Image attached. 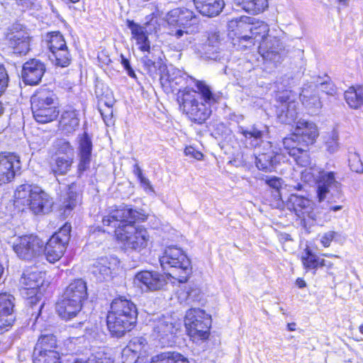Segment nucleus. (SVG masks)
Returning <instances> with one entry per match:
<instances>
[{"instance_id": "nucleus-13", "label": "nucleus", "mask_w": 363, "mask_h": 363, "mask_svg": "<svg viewBox=\"0 0 363 363\" xmlns=\"http://www.w3.org/2000/svg\"><path fill=\"white\" fill-rule=\"evenodd\" d=\"M12 247L19 258L30 260L42 254L44 241L36 235H25L17 237Z\"/></svg>"}, {"instance_id": "nucleus-15", "label": "nucleus", "mask_w": 363, "mask_h": 363, "mask_svg": "<svg viewBox=\"0 0 363 363\" xmlns=\"http://www.w3.org/2000/svg\"><path fill=\"white\" fill-rule=\"evenodd\" d=\"M253 18L242 16L228 23L229 35L233 40L237 39L242 48H251L254 45L252 40V23Z\"/></svg>"}, {"instance_id": "nucleus-8", "label": "nucleus", "mask_w": 363, "mask_h": 363, "mask_svg": "<svg viewBox=\"0 0 363 363\" xmlns=\"http://www.w3.org/2000/svg\"><path fill=\"white\" fill-rule=\"evenodd\" d=\"M31 109L35 120L47 123L55 120L59 115L57 99L52 91L40 89L30 99Z\"/></svg>"}, {"instance_id": "nucleus-4", "label": "nucleus", "mask_w": 363, "mask_h": 363, "mask_svg": "<svg viewBox=\"0 0 363 363\" xmlns=\"http://www.w3.org/2000/svg\"><path fill=\"white\" fill-rule=\"evenodd\" d=\"M269 31V26L264 21H255L252 23V40L262 41L259 45V52L263 59L272 62L275 65L283 60L284 54V45L281 40L276 38H267Z\"/></svg>"}, {"instance_id": "nucleus-53", "label": "nucleus", "mask_w": 363, "mask_h": 363, "mask_svg": "<svg viewBox=\"0 0 363 363\" xmlns=\"http://www.w3.org/2000/svg\"><path fill=\"white\" fill-rule=\"evenodd\" d=\"M206 42L210 47H217L220 42V33L218 31L210 32Z\"/></svg>"}, {"instance_id": "nucleus-7", "label": "nucleus", "mask_w": 363, "mask_h": 363, "mask_svg": "<svg viewBox=\"0 0 363 363\" xmlns=\"http://www.w3.org/2000/svg\"><path fill=\"white\" fill-rule=\"evenodd\" d=\"M164 270H170L169 274L180 283L186 282L191 272V263L186 254L180 248L170 246L165 249L160 258Z\"/></svg>"}, {"instance_id": "nucleus-24", "label": "nucleus", "mask_w": 363, "mask_h": 363, "mask_svg": "<svg viewBox=\"0 0 363 363\" xmlns=\"http://www.w3.org/2000/svg\"><path fill=\"white\" fill-rule=\"evenodd\" d=\"M134 283L142 289L145 288L147 290L157 291L166 284V280L163 275L157 272L143 271L135 275Z\"/></svg>"}, {"instance_id": "nucleus-25", "label": "nucleus", "mask_w": 363, "mask_h": 363, "mask_svg": "<svg viewBox=\"0 0 363 363\" xmlns=\"http://www.w3.org/2000/svg\"><path fill=\"white\" fill-rule=\"evenodd\" d=\"M294 133L305 147L313 144L319 135L317 125L312 121L303 119L296 123Z\"/></svg>"}, {"instance_id": "nucleus-39", "label": "nucleus", "mask_w": 363, "mask_h": 363, "mask_svg": "<svg viewBox=\"0 0 363 363\" xmlns=\"http://www.w3.org/2000/svg\"><path fill=\"white\" fill-rule=\"evenodd\" d=\"M150 363H189V362L179 353L164 352L153 357Z\"/></svg>"}, {"instance_id": "nucleus-41", "label": "nucleus", "mask_w": 363, "mask_h": 363, "mask_svg": "<svg viewBox=\"0 0 363 363\" xmlns=\"http://www.w3.org/2000/svg\"><path fill=\"white\" fill-rule=\"evenodd\" d=\"M55 157H62L74 158V151L70 143L65 139H59L55 141L54 145Z\"/></svg>"}, {"instance_id": "nucleus-48", "label": "nucleus", "mask_w": 363, "mask_h": 363, "mask_svg": "<svg viewBox=\"0 0 363 363\" xmlns=\"http://www.w3.org/2000/svg\"><path fill=\"white\" fill-rule=\"evenodd\" d=\"M339 136L336 131L333 130L328 133L325 141L326 150L329 154H334L339 150Z\"/></svg>"}, {"instance_id": "nucleus-30", "label": "nucleus", "mask_w": 363, "mask_h": 363, "mask_svg": "<svg viewBox=\"0 0 363 363\" xmlns=\"http://www.w3.org/2000/svg\"><path fill=\"white\" fill-rule=\"evenodd\" d=\"M194 4L201 15L209 18L218 16L225 6L223 0H194Z\"/></svg>"}, {"instance_id": "nucleus-31", "label": "nucleus", "mask_w": 363, "mask_h": 363, "mask_svg": "<svg viewBox=\"0 0 363 363\" xmlns=\"http://www.w3.org/2000/svg\"><path fill=\"white\" fill-rule=\"evenodd\" d=\"M91 150V140L85 133L82 135L79 140V162L78 164V172L79 175L89 168Z\"/></svg>"}, {"instance_id": "nucleus-50", "label": "nucleus", "mask_w": 363, "mask_h": 363, "mask_svg": "<svg viewBox=\"0 0 363 363\" xmlns=\"http://www.w3.org/2000/svg\"><path fill=\"white\" fill-rule=\"evenodd\" d=\"M348 162L352 171L357 173L363 172V163L357 153L350 152L348 157Z\"/></svg>"}, {"instance_id": "nucleus-49", "label": "nucleus", "mask_w": 363, "mask_h": 363, "mask_svg": "<svg viewBox=\"0 0 363 363\" xmlns=\"http://www.w3.org/2000/svg\"><path fill=\"white\" fill-rule=\"evenodd\" d=\"M79 194L76 191H72V186H69V192L67 193V197L63 203L65 212H66L67 210H72L79 203Z\"/></svg>"}, {"instance_id": "nucleus-51", "label": "nucleus", "mask_w": 363, "mask_h": 363, "mask_svg": "<svg viewBox=\"0 0 363 363\" xmlns=\"http://www.w3.org/2000/svg\"><path fill=\"white\" fill-rule=\"evenodd\" d=\"M303 150L300 151L296 156H292L298 164L302 167H307L310 164V157L308 154V147L303 146Z\"/></svg>"}, {"instance_id": "nucleus-38", "label": "nucleus", "mask_w": 363, "mask_h": 363, "mask_svg": "<svg viewBox=\"0 0 363 363\" xmlns=\"http://www.w3.org/2000/svg\"><path fill=\"white\" fill-rule=\"evenodd\" d=\"M73 162L74 158L55 157L51 165L52 172L55 175H65L71 169Z\"/></svg>"}, {"instance_id": "nucleus-35", "label": "nucleus", "mask_w": 363, "mask_h": 363, "mask_svg": "<svg viewBox=\"0 0 363 363\" xmlns=\"http://www.w3.org/2000/svg\"><path fill=\"white\" fill-rule=\"evenodd\" d=\"M235 4L248 13L257 14L268 7V0H236Z\"/></svg>"}, {"instance_id": "nucleus-10", "label": "nucleus", "mask_w": 363, "mask_h": 363, "mask_svg": "<svg viewBox=\"0 0 363 363\" xmlns=\"http://www.w3.org/2000/svg\"><path fill=\"white\" fill-rule=\"evenodd\" d=\"M210 316L200 308H191L185 315V327L194 341L206 340L209 335Z\"/></svg>"}, {"instance_id": "nucleus-29", "label": "nucleus", "mask_w": 363, "mask_h": 363, "mask_svg": "<svg viewBox=\"0 0 363 363\" xmlns=\"http://www.w3.org/2000/svg\"><path fill=\"white\" fill-rule=\"evenodd\" d=\"M79 111L72 106L67 107L62 113L60 120V128L65 133L74 132L79 125Z\"/></svg>"}, {"instance_id": "nucleus-16", "label": "nucleus", "mask_w": 363, "mask_h": 363, "mask_svg": "<svg viewBox=\"0 0 363 363\" xmlns=\"http://www.w3.org/2000/svg\"><path fill=\"white\" fill-rule=\"evenodd\" d=\"M150 322L153 337L158 340L162 347L171 346L174 342V335L177 331L172 318L162 316Z\"/></svg>"}, {"instance_id": "nucleus-45", "label": "nucleus", "mask_w": 363, "mask_h": 363, "mask_svg": "<svg viewBox=\"0 0 363 363\" xmlns=\"http://www.w3.org/2000/svg\"><path fill=\"white\" fill-rule=\"evenodd\" d=\"M308 84H315L318 85L316 89L317 94L319 91H321L328 95H334L336 92V89L333 84L326 81H323L322 79L319 77H315L313 81L308 82Z\"/></svg>"}, {"instance_id": "nucleus-34", "label": "nucleus", "mask_w": 363, "mask_h": 363, "mask_svg": "<svg viewBox=\"0 0 363 363\" xmlns=\"http://www.w3.org/2000/svg\"><path fill=\"white\" fill-rule=\"evenodd\" d=\"M137 308L135 305L130 300L125 298H116L111 304V311L108 313H114L117 315L120 314L126 315L128 313L130 317L133 313H136Z\"/></svg>"}, {"instance_id": "nucleus-21", "label": "nucleus", "mask_w": 363, "mask_h": 363, "mask_svg": "<svg viewBox=\"0 0 363 363\" xmlns=\"http://www.w3.org/2000/svg\"><path fill=\"white\" fill-rule=\"evenodd\" d=\"M117 315L111 313L107 315L108 328L113 335L118 337L123 335L126 331L130 330L135 325L138 312L134 313L133 317H130L128 313L126 315Z\"/></svg>"}, {"instance_id": "nucleus-22", "label": "nucleus", "mask_w": 363, "mask_h": 363, "mask_svg": "<svg viewBox=\"0 0 363 363\" xmlns=\"http://www.w3.org/2000/svg\"><path fill=\"white\" fill-rule=\"evenodd\" d=\"M155 23H157V19L154 18L143 26L136 23L131 20H127L126 21L127 26L131 31L132 38L135 40L138 49L143 52L150 51V43L147 36V28Z\"/></svg>"}, {"instance_id": "nucleus-59", "label": "nucleus", "mask_w": 363, "mask_h": 363, "mask_svg": "<svg viewBox=\"0 0 363 363\" xmlns=\"http://www.w3.org/2000/svg\"><path fill=\"white\" fill-rule=\"evenodd\" d=\"M100 112H101V114L103 117L104 122L107 125H109L110 123H112L113 111L110 107H108V112L106 114H105V113L102 110H100Z\"/></svg>"}, {"instance_id": "nucleus-23", "label": "nucleus", "mask_w": 363, "mask_h": 363, "mask_svg": "<svg viewBox=\"0 0 363 363\" xmlns=\"http://www.w3.org/2000/svg\"><path fill=\"white\" fill-rule=\"evenodd\" d=\"M317 84H305L300 93V99L308 113L317 114L322 108V102L316 93Z\"/></svg>"}, {"instance_id": "nucleus-57", "label": "nucleus", "mask_w": 363, "mask_h": 363, "mask_svg": "<svg viewBox=\"0 0 363 363\" xmlns=\"http://www.w3.org/2000/svg\"><path fill=\"white\" fill-rule=\"evenodd\" d=\"M121 64L123 65V66L125 69V70L127 71L128 74L132 78H135L136 76H135V72L130 67L129 60L127 58H125L124 57V55L122 54L121 55Z\"/></svg>"}, {"instance_id": "nucleus-58", "label": "nucleus", "mask_w": 363, "mask_h": 363, "mask_svg": "<svg viewBox=\"0 0 363 363\" xmlns=\"http://www.w3.org/2000/svg\"><path fill=\"white\" fill-rule=\"evenodd\" d=\"M267 184L272 188L279 190L281 186V179L277 177H273L267 180Z\"/></svg>"}, {"instance_id": "nucleus-46", "label": "nucleus", "mask_w": 363, "mask_h": 363, "mask_svg": "<svg viewBox=\"0 0 363 363\" xmlns=\"http://www.w3.org/2000/svg\"><path fill=\"white\" fill-rule=\"evenodd\" d=\"M301 261L306 269H315L319 267V258L308 248L305 250Z\"/></svg>"}, {"instance_id": "nucleus-26", "label": "nucleus", "mask_w": 363, "mask_h": 363, "mask_svg": "<svg viewBox=\"0 0 363 363\" xmlns=\"http://www.w3.org/2000/svg\"><path fill=\"white\" fill-rule=\"evenodd\" d=\"M45 71V65L41 61L31 59L23 65L22 77L28 84H37L41 80Z\"/></svg>"}, {"instance_id": "nucleus-42", "label": "nucleus", "mask_w": 363, "mask_h": 363, "mask_svg": "<svg viewBox=\"0 0 363 363\" xmlns=\"http://www.w3.org/2000/svg\"><path fill=\"white\" fill-rule=\"evenodd\" d=\"M147 341L142 337H135L131 339L128 345L125 347V354L132 351L134 354L140 357L146 352Z\"/></svg>"}, {"instance_id": "nucleus-3", "label": "nucleus", "mask_w": 363, "mask_h": 363, "mask_svg": "<svg viewBox=\"0 0 363 363\" xmlns=\"http://www.w3.org/2000/svg\"><path fill=\"white\" fill-rule=\"evenodd\" d=\"M238 133L245 137L246 143L250 147H262V151L256 153L255 164L259 169L271 172L274 167L283 159L281 148L273 146L269 141H264V131L259 130L254 125L249 129L239 126Z\"/></svg>"}, {"instance_id": "nucleus-56", "label": "nucleus", "mask_w": 363, "mask_h": 363, "mask_svg": "<svg viewBox=\"0 0 363 363\" xmlns=\"http://www.w3.org/2000/svg\"><path fill=\"white\" fill-rule=\"evenodd\" d=\"M184 153L186 156H190V157H191L194 159H196L198 160H201L203 157V154L201 152L195 150L192 147H186L184 150Z\"/></svg>"}, {"instance_id": "nucleus-36", "label": "nucleus", "mask_w": 363, "mask_h": 363, "mask_svg": "<svg viewBox=\"0 0 363 363\" xmlns=\"http://www.w3.org/2000/svg\"><path fill=\"white\" fill-rule=\"evenodd\" d=\"M345 99L352 108H358L363 105V87L351 86L345 92Z\"/></svg>"}, {"instance_id": "nucleus-37", "label": "nucleus", "mask_w": 363, "mask_h": 363, "mask_svg": "<svg viewBox=\"0 0 363 363\" xmlns=\"http://www.w3.org/2000/svg\"><path fill=\"white\" fill-rule=\"evenodd\" d=\"M201 289L195 284H189L184 290L178 291V298L180 302L191 303L201 299Z\"/></svg>"}, {"instance_id": "nucleus-17", "label": "nucleus", "mask_w": 363, "mask_h": 363, "mask_svg": "<svg viewBox=\"0 0 363 363\" xmlns=\"http://www.w3.org/2000/svg\"><path fill=\"white\" fill-rule=\"evenodd\" d=\"M6 39L15 54L26 55L30 50V34L20 23H14L9 28Z\"/></svg>"}, {"instance_id": "nucleus-19", "label": "nucleus", "mask_w": 363, "mask_h": 363, "mask_svg": "<svg viewBox=\"0 0 363 363\" xmlns=\"http://www.w3.org/2000/svg\"><path fill=\"white\" fill-rule=\"evenodd\" d=\"M40 191V187L29 184H23L17 187L14 193V205L18 208L28 207L33 213H37L40 208L35 206V198H38V193Z\"/></svg>"}, {"instance_id": "nucleus-63", "label": "nucleus", "mask_w": 363, "mask_h": 363, "mask_svg": "<svg viewBox=\"0 0 363 363\" xmlns=\"http://www.w3.org/2000/svg\"><path fill=\"white\" fill-rule=\"evenodd\" d=\"M287 328L289 331H294L296 330V323H291L287 325Z\"/></svg>"}, {"instance_id": "nucleus-52", "label": "nucleus", "mask_w": 363, "mask_h": 363, "mask_svg": "<svg viewBox=\"0 0 363 363\" xmlns=\"http://www.w3.org/2000/svg\"><path fill=\"white\" fill-rule=\"evenodd\" d=\"M9 76L3 65H0V96L4 92L8 86Z\"/></svg>"}, {"instance_id": "nucleus-12", "label": "nucleus", "mask_w": 363, "mask_h": 363, "mask_svg": "<svg viewBox=\"0 0 363 363\" xmlns=\"http://www.w3.org/2000/svg\"><path fill=\"white\" fill-rule=\"evenodd\" d=\"M71 225L65 224L44 245L43 252L50 263L58 261L64 255L70 238Z\"/></svg>"}, {"instance_id": "nucleus-27", "label": "nucleus", "mask_w": 363, "mask_h": 363, "mask_svg": "<svg viewBox=\"0 0 363 363\" xmlns=\"http://www.w3.org/2000/svg\"><path fill=\"white\" fill-rule=\"evenodd\" d=\"M14 297L9 294H0V333L7 330L13 322L12 313L14 307Z\"/></svg>"}, {"instance_id": "nucleus-43", "label": "nucleus", "mask_w": 363, "mask_h": 363, "mask_svg": "<svg viewBox=\"0 0 363 363\" xmlns=\"http://www.w3.org/2000/svg\"><path fill=\"white\" fill-rule=\"evenodd\" d=\"M39 197L35 198V201H32V203H35V206H39L40 211L35 214L45 213L50 211L52 206V201L49 196L40 188V191L38 193Z\"/></svg>"}, {"instance_id": "nucleus-2", "label": "nucleus", "mask_w": 363, "mask_h": 363, "mask_svg": "<svg viewBox=\"0 0 363 363\" xmlns=\"http://www.w3.org/2000/svg\"><path fill=\"white\" fill-rule=\"evenodd\" d=\"M197 91L184 89L179 91L177 101L180 109L189 117L201 123L211 115V106L218 103L222 98L220 93H213L204 82L196 81Z\"/></svg>"}, {"instance_id": "nucleus-64", "label": "nucleus", "mask_w": 363, "mask_h": 363, "mask_svg": "<svg viewBox=\"0 0 363 363\" xmlns=\"http://www.w3.org/2000/svg\"><path fill=\"white\" fill-rule=\"evenodd\" d=\"M342 206H332V207H330V209L331 211H340V210H341V209H342Z\"/></svg>"}, {"instance_id": "nucleus-61", "label": "nucleus", "mask_w": 363, "mask_h": 363, "mask_svg": "<svg viewBox=\"0 0 363 363\" xmlns=\"http://www.w3.org/2000/svg\"><path fill=\"white\" fill-rule=\"evenodd\" d=\"M133 173L138 177V179H140V177L144 176L141 168L137 163L135 164L133 166Z\"/></svg>"}, {"instance_id": "nucleus-62", "label": "nucleus", "mask_w": 363, "mask_h": 363, "mask_svg": "<svg viewBox=\"0 0 363 363\" xmlns=\"http://www.w3.org/2000/svg\"><path fill=\"white\" fill-rule=\"evenodd\" d=\"M296 284L299 288H303L306 285L305 281L300 278L296 280Z\"/></svg>"}, {"instance_id": "nucleus-1", "label": "nucleus", "mask_w": 363, "mask_h": 363, "mask_svg": "<svg viewBox=\"0 0 363 363\" xmlns=\"http://www.w3.org/2000/svg\"><path fill=\"white\" fill-rule=\"evenodd\" d=\"M146 219L145 214L128 206H121L104 216L102 223L104 226L114 230L117 240L126 249L140 251L147 246L150 236L146 228L135 225V223Z\"/></svg>"}, {"instance_id": "nucleus-33", "label": "nucleus", "mask_w": 363, "mask_h": 363, "mask_svg": "<svg viewBox=\"0 0 363 363\" xmlns=\"http://www.w3.org/2000/svg\"><path fill=\"white\" fill-rule=\"evenodd\" d=\"M51 352L62 354L61 348L57 345L55 336L53 335L40 336L35 345L33 353L49 354Z\"/></svg>"}, {"instance_id": "nucleus-20", "label": "nucleus", "mask_w": 363, "mask_h": 363, "mask_svg": "<svg viewBox=\"0 0 363 363\" xmlns=\"http://www.w3.org/2000/svg\"><path fill=\"white\" fill-rule=\"evenodd\" d=\"M21 169L19 156L13 153H0V186L13 180Z\"/></svg>"}, {"instance_id": "nucleus-54", "label": "nucleus", "mask_w": 363, "mask_h": 363, "mask_svg": "<svg viewBox=\"0 0 363 363\" xmlns=\"http://www.w3.org/2000/svg\"><path fill=\"white\" fill-rule=\"evenodd\" d=\"M335 231H328L325 233L320 239V242L325 247H328L330 245L331 242L337 235Z\"/></svg>"}, {"instance_id": "nucleus-44", "label": "nucleus", "mask_w": 363, "mask_h": 363, "mask_svg": "<svg viewBox=\"0 0 363 363\" xmlns=\"http://www.w3.org/2000/svg\"><path fill=\"white\" fill-rule=\"evenodd\" d=\"M57 352H51L49 354L33 353V363H62L60 355Z\"/></svg>"}, {"instance_id": "nucleus-47", "label": "nucleus", "mask_w": 363, "mask_h": 363, "mask_svg": "<svg viewBox=\"0 0 363 363\" xmlns=\"http://www.w3.org/2000/svg\"><path fill=\"white\" fill-rule=\"evenodd\" d=\"M74 363H115L113 359L104 353L91 354L86 359H79Z\"/></svg>"}, {"instance_id": "nucleus-40", "label": "nucleus", "mask_w": 363, "mask_h": 363, "mask_svg": "<svg viewBox=\"0 0 363 363\" xmlns=\"http://www.w3.org/2000/svg\"><path fill=\"white\" fill-rule=\"evenodd\" d=\"M283 145L290 156H296L303 150L302 144L294 133L283 139Z\"/></svg>"}, {"instance_id": "nucleus-6", "label": "nucleus", "mask_w": 363, "mask_h": 363, "mask_svg": "<svg viewBox=\"0 0 363 363\" xmlns=\"http://www.w3.org/2000/svg\"><path fill=\"white\" fill-rule=\"evenodd\" d=\"M167 21L169 24H177L182 28L176 30L172 35L181 40L184 47L192 42L191 35L199 30V18L186 8H177L170 11L167 13Z\"/></svg>"}, {"instance_id": "nucleus-60", "label": "nucleus", "mask_w": 363, "mask_h": 363, "mask_svg": "<svg viewBox=\"0 0 363 363\" xmlns=\"http://www.w3.org/2000/svg\"><path fill=\"white\" fill-rule=\"evenodd\" d=\"M141 185L145 188V189H150L151 191H154L153 190V187L151 185V183L150 182V180L146 178L145 176H143L142 177H140V179H138Z\"/></svg>"}, {"instance_id": "nucleus-18", "label": "nucleus", "mask_w": 363, "mask_h": 363, "mask_svg": "<svg viewBox=\"0 0 363 363\" xmlns=\"http://www.w3.org/2000/svg\"><path fill=\"white\" fill-rule=\"evenodd\" d=\"M277 101L280 104L277 113L279 119L284 123L293 122L298 116V103L296 101V95L289 90L279 92Z\"/></svg>"}, {"instance_id": "nucleus-32", "label": "nucleus", "mask_w": 363, "mask_h": 363, "mask_svg": "<svg viewBox=\"0 0 363 363\" xmlns=\"http://www.w3.org/2000/svg\"><path fill=\"white\" fill-rule=\"evenodd\" d=\"M118 261L114 257H101L94 265L93 272L100 277L99 279H106L112 277L116 270Z\"/></svg>"}, {"instance_id": "nucleus-11", "label": "nucleus", "mask_w": 363, "mask_h": 363, "mask_svg": "<svg viewBox=\"0 0 363 363\" xmlns=\"http://www.w3.org/2000/svg\"><path fill=\"white\" fill-rule=\"evenodd\" d=\"M44 281V274L38 271L27 270L19 280L21 295L28 300L32 308L36 306L41 298L40 287Z\"/></svg>"}, {"instance_id": "nucleus-5", "label": "nucleus", "mask_w": 363, "mask_h": 363, "mask_svg": "<svg viewBox=\"0 0 363 363\" xmlns=\"http://www.w3.org/2000/svg\"><path fill=\"white\" fill-rule=\"evenodd\" d=\"M86 298V283L82 279H75L66 288L62 298L57 303L58 315L65 320L72 319L81 311Z\"/></svg>"}, {"instance_id": "nucleus-28", "label": "nucleus", "mask_w": 363, "mask_h": 363, "mask_svg": "<svg viewBox=\"0 0 363 363\" xmlns=\"http://www.w3.org/2000/svg\"><path fill=\"white\" fill-rule=\"evenodd\" d=\"M287 207L303 220L311 217L313 203L304 196L291 194L288 199Z\"/></svg>"}, {"instance_id": "nucleus-9", "label": "nucleus", "mask_w": 363, "mask_h": 363, "mask_svg": "<svg viewBox=\"0 0 363 363\" xmlns=\"http://www.w3.org/2000/svg\"><path fill=\"white\" fill-rule=\"evenodd\" d=\"M301 179L308 184L317 183V195L320 202L328 198L331 190L338 191L340 188L333 172H320L315 168L304 169L301 172Z\"/></svg>"}, {"instance_id": "nucleus-55", "label": "nucleus", "mask_w": 363, "mask_h": 363, "mask_svg": "<svg viewBox=\"0 0 363 363\" xmlns=\"http://www.w3.org/2000/svg\"><path fill=\"white\" fill-rule=\"evenodd\" d=\"M128 354H125V348L122 351V362L123 363H136L140 358L138 354H134L132 351Z\"/></svg>"}, {"instance_id": "nucleus-14", "label": "nucleus", "mask_w": 363, "mask_h": 363, "mask_svg": "<svg viewBox=\"0 0 363 363\" xmlns=\"http://www.w3.org/2000/svg\"><path fill=\"white\" fill-rule=\"evenodd\" d=\"M46 45L50 52L49 57L55 65L65 67L70 64L71 55L64 37L60 32L48 34Z\"/></svg>"}]
</instances>
